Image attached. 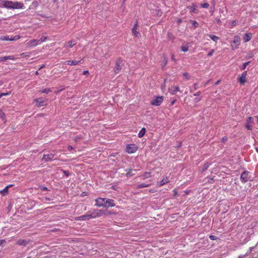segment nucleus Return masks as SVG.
Segmentation results:
<instances>
[{"instance_id": "43", "label": "nucleus", "mask_w": 258, "mask_h": 258, "mask_svg": "<svg viewBox=\"0 0 258 258\" xmlns=\"http://www.w3.org/2000/svg\"><path fill=\"white\" fill-rule=\"evenodd\" d=\"M214 52V49H211L209 52V53H208V56H212L213 54V53Z\"/></svg>"}, {"instance_id": "21", "label": "nucleus", "mask_w": 258, "mask_h": 258, "mask_svg": "<svg viewBox=\"0 0 258 258\" xmlns=\"http://www.w3.org/2000/svg\"><path fill=\"white\" fill-rule=\"evenodd\" d=\"M251 38V34H248V33L245 34L244 36V42H246L250 41Z\"/></svg>"}, {"instance_id": "54", "label": "nucleus", "mask_w": 258, "mask_h": 258, "mask_svg": "<svg viewBox=\"0 0 258 258\" xmlns=\"http://www.w3.org/2000/svg\"><path fill=\"white\" fill-rule=\"evenodd\" d=\"M182 22V20L180 19H178L177 21V24H179Z\"/></svg>"}, {"instance_id": "11", "label": "nucleus", "mask_w": 258, "mask_h": 258, "mask_svg": "<svg viewBox=\"0 0 258 258\" xmlns=\"http://www.w3.org/2000/svg\"><path fill=\"white\" fill-rule=\"evenodd\" d=\"M247 75V72L244 71L243 72L241 76L238 78V82L240 84H244L246 82V76Z\"/></svg>"}, {"instance_id": "1", "label": "nucleus", "mask_w": 258, "mask_h": 258, "mask_svg": "<svg viewBox=\"0 0 258 258\" xmlns=\"http://www.w3.org/2000/svg\"><path fill=\"white\" fill-rule=\"evenodd\" d=\"M124 60L121 58H118L116 62L115 66L114 69L115 74H118L121 70L122 67L124 66Z\"/></svg>"}, {"instance_id": "57", "label": "nucleus", "mask_w": 258, "mask_h": 258, "mask_svg": "<svg viewBox=\"0 0 258 258\" xmlns=\"http://www.w3.org/2000/svg\"><path fill=\"white\" fill-rule=\"evenodd\" d=\"M215 181V180L212 178L210 179V181H209L210 183H213Z\"/></svg>"}, {"instance_id": "45", "label": "nucleus", "mask_w": 258, "mask_h": 258, "mask_svg": "<svg viewBox=\"0 0 258 258\" xmlns=\"http://www.w3.org/2000/svg\"><path fill=\"white\" fill-rule=\"evenodd\" d=\"M183 76L184 77H185L187 79H189L190 77H189V76L188 75V73H183Z\"/></svg>"}, {"instance_id": "3", "label": "nucleus", "mask_w": 258, "mask_h": 258, "mask_svg": "<svg viewBox=\"0 0 258 258\" xmlns=\"http://www.w3.org/2000/svg\"><path fill=\"white\" fill-rule=\"evenodd\" d=\"M163 96H157L155 99H153L151 102V104L153 106H159L163 100Z\"/></svg>"}, {"instance_id": "29", "label": "nucleus", "mask_w": 258, "mask_h": 258, "mask_svg": "<svg viewBox=\"0 0 258 258\" xmlns=\"http://www.w3.org/2000/svg\"><path fill=\"white\" fill-rule=\"evenodd\" d=\"M188 47L189 46L187 45V44L185 46L182 45L181 47V50L183 52H186L188 50Z\"/></svg>"}, {"instance_id": "34", "label": "nucleus", "mask_w": 258, "mask_h": 258, "mask_svg": "<svg viewBox=\"0 0 258 258\" xmlns=\"http://www.w3.org/2000/svg\"><path fill=\"white\" fill-rule=\"evenodd\" d=\"M169 182V180H168V178H166V179L165 178H163L161 181V183L160 184L161 185H163L164 184H165V183H167Z\"/></svg>"}, {"instance_id": "62", "label": "nucleus", "mask_w": 258, "mask_h": 258, "mask_svg": "<svg viewBox=\"0 0 258 258\" xmlns=\"http://www.w3.org/2000/svg\"><path fill=\"white\" fill-rule=\"evenodd\" d=\"M35 74H36V75H38V74H39L38 71H36V72H35Z\"/></svg>"}, {"instance_id": "10", "label": "nucleus", "mask_w": 258, "mask_h": 258, "mask_svg": "<svg viewBox=\"0 0 258 258\" xmlns=\"http://www.w3.org/2000/svg\"><path fill=\"white\" fill-rule=\"evenodd\" d=\"M115 204L114 203V200L109 199H106L105 200V208H108L109 207H112L115 206Z\"/></svg>"}, {"instance_id": "6", "label": "nucleus", "mask_w": 258, "mask_h": 258, "mask_svg": "<svg viewBox=\"0 0 258 258\" xmlns=\"http://www.w3.org/2000/svg\"><path fill=\"white\" fill-rule=\"evenodd\" d=\"M138 147L135 144H128L126 147V151L130 154L135 153Z\"/></svg>"}, {"instance_id": "63", "label": "nucleus", "mask_w": 258, "mask_h": 258, "mask_svg": "<svg viewBox=\"0 0 258 258\" xmlns=\"http://www.w3.org/2000/svg\"><path fill=\"white\" fill-rule=\"evenodd\" d=\"M255 150H256V151L258 153V148L257 147L255 148Z\"/></svg>"}, {"instance_id": "37", "label": "nucleus", "mask_w": 258, "mask_h": 258, "mask_svg": "<svg viewBox=\"0 0 258 258\" xmlns=\"http://www.w3.org/2000/svg\"><path fill=\"white\" fill-rule=\"evenodd\" d=\"M1 39L3 40H6V41L12 40V37L10 38L9 36H3L1 38Z\"/></svg>"}, {"instance_id": "4", "label": "nucleus", "mask_w": 258, "mask_h": 258, "mask_svg": "<svg viewBox=\"0 0 258 258\" xmlns=\"http://www.w3.org/2000/svg\"><path fill=\"white\" fill-rule=\"evenodd\" d=\"M103 214L101 210H94L92 213H89V217L91 218H95L97 217L101 216Z\"/></svg>"}, {"instance_id": "39", "label": "nucleus", "mask_w": 258, "mask_h": 258, "mask_svg": "<svg viewBox=\"0 0 258 258\" xmlns=\"http://www.w3.org/2000/svg\"><path fill=\"white\" fill-rule=\"evenodd\" d=\"M63 173L67 176H69L71 175L70 172L68 170H63Z\"/></svg>"}, {"instance_id": "40", "label": "nucleus", "mask_w": 258, "mask_h": 258, "mask_svg": "<svg viewBox=\"0 0 258 258\" xmlns=\"http://www.w3.org/2000/svg\"><path fill=\"white\" fill-rule=\"evenodd\" d=\"M237 24V21L236 20L232 21L231 22V27H232L236 25Z\"/></svg>"}, {"instance_id": "58", "label": "nucleus", "mask_w": 258, "mask_h": 258, "mask_svg": "<svg viewBox=\"0 0 258 258\" xmlns=\"http://www.w3.org/2000/svg\"><path fill=\"white\" fill-rule=\"evenodd\" d=\"M73 147H72V146H69L68 147V150H70V151H71V150H73Z\"/></svg>"}, {"instance_id": "18", "label": "nucleus", "mask_w": 258, "mask_h": 258, "mask_svg": "<svg viewBox=\"0 0 258 258\" xmlns=\"http://www.w3.org/2000/svg\"><path fill=\"white\" fill-rule=\"evenodd\" d=\"M81 62V60L80 61H77V60H67L66 61V63L68 65L73 66V65H77L79 64Z\"/></svg>"}, {"instance_id": "35", "label": "nucleus", "mask_w": 258, "mask_h": 258, "mask_svg": "<svg viewBox=\"0 0 258 258\" xmlns=\"http://www.w3.org/2000/svg\"><path fill=\"white\" fill-rule=\"evenodd\" d=\"M41 93H46V94H48L49 93V92H50L51 91L50 90V89L49 88H47V89H44L41 91H40Z\"/></svg>"}, {"instance_id": "44", "label": "nucleus", "mask_w": 258, "mask_h": 258, "mask_svg": "<svg viewBox=\"0 0 258 258\" xmlns=\"http://www.w3.org/2000/svg\"><path fill=\"white\" fill-rule=\"evenodd\" d=\"M20 36L19 35H16L13 38L12 37V40H17L20 38Z\"/></svg>"}, {"instance_id": "5", "label": "nucleus", "mask_w": 258, "mask_h": 258, "mask_svg": "<svg viewBox=\"0 0 258 258\" xmlns=\"http://www.w3.org/2000/svg\"><path fill=\"white\" fill-rule=\"evenodd\" d=\"M35 101L38 106L41 107L47 105V99L43 97H40L35 99Z\"/></svg>"}, {"instance_id": "26", "label": "nucleus", "mask_w": 258, "mask_h": 258, "mask_svg": "<svg viewBox=\"0 0 258 258\" xmlns=\"http://www.w3.org/2000/svg\"><path fill=\"white\" fill-rule=\"evenodd\" d=\"M209 37L214 42H217L218 40L219 39V38L218 36H216L214 35H209Z\"/></svg>"}, {"instance_id": "60", "label": "nucleus", "mask_w": 258, "mask_h": 258, "mask_svg": "<svg viewBox=\"0 0 258 258\" xmlns=\"http://www.w3.org/2000/svg\"><path fill=\"white\" fill-rule=\"evenodd\" d=\"M220 80H218V81H217L216 83H215V85H218L219 84V83H220Z\"/></svg>"}, {"instance_id": "7", "label": "nucleus", "mask_w": 258, "mask_h": 258, "mask_svg": "<svg viewBox=\"0 0 258 258\" xmlns=\"http://www.w3.org/2000/svg\"><path fill=\"white\" fill-rule=\"evenodd\" d=\"M106 198H99L95 200L96 204L95 205L98 207H103L105 208V200Z\"/></svg>"}, {"instance_id": "49", "label": "nucleus", "mask_w": 258, "mask_h": 258, "mask_svg": "<svg viewBox=\"0 0 258 258\" xmlns=\"http://www.w3.org/2000/svg\"><path fill=\"white\" fill-rule=\"evenodd\" d=\"M138 22L137 21H136L134 24V27L135 28H138Z\"/></svg>"}, {"instance_id": "14", "label": "nucleus", "mask_w": 258, "mask_h": 258, "mask_svg": "<svg viewBox=\"0 0 258 258\" xmlns=\"http://www.w3.org/2000/svg\"><path fill=\"white\" fill-rule=\"evenodd\" d=\"M2 6L8 9H12V1H4L2 3Z\"/></svg>"}, {"instance_id": "56", "label": "nucleus", "mask_w": 258, "mask_h": 258, "mask_svg": "<svg viewBox=\"0 0 258 258\" xmlns=\"http://www.w3.org/2000/svg\"><path fill=\"white\" fill-rule=\"evenodd\" d=\"M45 67V64H42L38 69V71L41 70L42 69H43V68H44Z\"/></svg>"}, {"instance_id": "2", "label": "nucleus", "mask_w": 258, "mask_h": 258, "mask_svg": "<svg viewBox=\"0 0 258 258\" xmlns=\"http://www.w3.org/2000/svg\"><path fill=\"white\" fill-rule=\"evenodd\" d=\"M240 37L239 36H235L234 38V40L231 42V47L232 50H234L237 48L240 44Z\"/></svg>"}, {"instance_id": "41", "label": "nucleus", "mask_w": 258, "mask_h": 258, "mask_svg": "<svg viewBox=\"0 0 258 258\" xmlns=\"http://www.w3.org/2000/svg\"><path fill=\"white\" fill-rule=\"evenodd\" d=\"M202 7L204 8H208L209 7V4L208 3H204L202 4Z\"/></svg>"}, {"instance_id": "28", "label": "nucleus", "mask_w": 258, "mask_h": 258, "mask_svg": "<svg viewBox=\"0 0 258 258\" xmlns=\"http://www.w3.org/2000/svg\"><path fill=\"white\" fill-rule=\"evenodd\" d=\"M189 22L192 24L194 28H198L199 26V23L196 21L190 20Z\"/></svg>"}, {"instance_id": "42", "label": "nucleus", "mask_w": 258, "mask_h": 258, "mask_svg": "<svg viewBox=\"0 0 258 258\" xmlns=\"http://www.w3.org/2000/svg\"><path fill=\"white\" fill-rule=\"evenodd\" d=\"M209 238L211 240H215L217 239V237L215 235H210Z\"/></svg>"}, {"instance_id": "9", "label": "nucleus", "mask_w": 258, "mask_h": 258, "mask_svg": "<svg viewBox=\"0 0 258 258\" xmlns=\"http://www.w3.org/2000/svg\"><path fill=\"white\" fill-rule=\"evenodd\" d=\"M54 157V154L51 153L44 154L42 157V160L45 162L51 161Z\"/></svg>"}, {"instance_id": "12", "label": "nucleus", "mask_w": 258, "mask_h": 258, "mask_svg": "<svg viewBox=\"0 0 258 258\" xmlns=\"http://www.w3.org/2000/svg\"><path fill=\"white\" fill-rule=\"evenodd\" d=\"M12 9H21L24 7V4L20 2H12Z\"/></svg>"}, {"instance_id": "20", "label": "nucleus", "mask_w": 258, "mask_h": 258, "mask_svg": "<svg viewBox=\"0 0 258 258\" xmlns=\"http://www.w3.org/2000/svg\"><path fill=\"white\" fill-rule=\"evenodd\" d=\"M39 40L36 39H33L29 41V44L31 46H35L39 44Z\"/></svg>"}, {"instance_id": "13", "label": "nucleus", "mask_w": 258, "mask_h": 258, "mask_svg": "<svg viewBox=\"0 0 258 258\" xmlns=\"http://www.w3.org/2000/svg\"><path fill=\"white\" fill-rule=\"evenodd\" d=\"M253 121V118L252 117H249L246 120V123L245 124V127L248 130H252V125L250 124Z\"/></svg>"}, {"instance_id": "23", "label": "nucleus", "mask_w": 258, "mask_h": 258, "mask_svg": "<svg viewBox=\"0 0 258 258\" xmlns=\"http://www.w3.org/2000/svg\"><path fill=\"white\" fill-rule=\"evenodd\" d=\"M138 28H135L134 27L132 29V33L137 37H139L141 36L140 33L137 31Z\"/></svg>"}, {"instance_id": "22", "label": "nucleus", "mask_w": 258, "mask_h": 258, "mask_svg": "<svg viewBox=\"0 0 258 258\" xmlns=\"http://www.w3.org/2000/svg\"><path fill=\"white\" fill-rule=\"evenodd\" d=\"M145 133L146 128L145 127L142 128L138 135V137L140 138H142L145 135Z\"/></svg>"}, {"instance_id": "27", "label": "nucleus", "mask_w": 258, "mask_h": 258, "mask_svg": "<svg viewBox=\"0 0 258 258\" xmlns=\"http://www.w3.org/2000/svg\"><path fill=\"white\" fill-rule=\"evenodd\" d=\"M151 176V172H146L144 173L143 175V179H145L146 178H148Z\"/></svg>"}, {"instance_id": "31", "label": "nucleus", "mask_w": 258, "mask_h": 258, "mask_svg": "<svg viewBox=\"0 0 258 258\" xmlns=\"http://www.w3.org/2000/svg\"><path fill=\"white\" fill-rule=\"evenodd\" d=\"M210 166V164L208 163H205L202 167V171L206 170Z\"/></svg>"}, {"instance_id": "16", "label": "nucleus", "mask_w": 258, "mask_h": 258, "mask_svg": "<svg viewBox=\"0 0 258 258\" xmlns=\"http://www.w3.org/2000/svg\"><path fill=\"white\" fill-rule=\"evenodd\" d=\"M29 242L26 240L24 239H19L17 241V244L19 245H23L24 246H27Z\"/></svg>"}, {"instance_id": "52", "label": "nucleus", "mask_w": 258, "mask_h": 258, "mask_svg": "<svg viewBox=\"0 0 258 258\" xmlns=\"http://www.w3.org/2000/svg\"><path fill=\"white\" fill-rule=\"evenodd\" d=\"M200 100H201V98H196L195 99V102H199Z\"/></svg>"}, {"instance_id": "30", "label": "nucleus", "mask_w": 258, "mask_h": 258, "mask_svg": "<svg viewBox=\"0 0 258 258\" xmlns=\"http://www.w3.org/2000/svg\"><path fill=\"white\" fill-rule=\"evenodd\" d=\"M9 188V186H7L3 190L1 191V193L3 195H5L8 193Z\"/></svg>"}, {"instance_id": "59", "label": "nucleus", "mask_w": 258, "mask_h": 258, "mask_svg": "<svg viewBox=\"0 0 258 258\" xmlns=\"http://www.w3.org/2000/svg\"><path fill=\"white\" fill-rule=\"evenodd\" d=\"M176 100H173V101L171 102V105H174V103H175V102H176Z\"/></svg>"}, {"instance_id": "36", "label": "nucleus", "mask_w": 258, "mask_h": 258, "mask_svg": "<svg viewBox=\"0 0 258 258\" xmlns=\"http://www.w3.org/2000/svg\"><path fill=\"white\" fill-rule=\"evenodd\" d=\"M48 39V37L42 36L40 39L39 40V41H41V42H45L46 40Z\"/></svg>"}, {"instance_id": "32", "label": "nucleus", "mask_w": 258, "mask_h": 258, "mask_svg": "<svg viewBox=\"0 0 258 258\" xmlns=\"http://www.w3.org/2000/svg\"><path fill=\"white\" fill-rule=\"evenodd\" d=\"M250 62V61H247L246 62L244 63L242 66L240 67V69L241 70H244L245 69L247 65L249 64V63Z\"/></svg>"}, {"instance_id": "50", "label": "nucleus", "mask_w": 258, "mask_h": 258, "mask_svg": "<svg viewBox=\"0 0 258 258\" xmlns=\"http://www.w3.org/2000/svg\"><path fill=\"white\" fill-rule=\"evenodd\" d=\"M0 242H1V245L3 246V244L6 242V241L4 239V240H2L0 241Z\"/></svg>"}, {"instance_id": "25", "label": "nucleus", "mask_w": 258, "mask_h": 258, "mask_svg": "<svg viewBox=\"0 0 258 258\" xmlns=\"http://www.w3.org/2000/svg\"><path fill=\"white\" fill-rule=\"evenodd\" d=\"M151 184H146L145 183H142L138 185L137 187L138 188H141L143 187H149Z\"/></svg>"}, {"instance_id": "15", "label": "nucleus", "mask_w": 258, "mask_h": 258, "mask_svg": "<svg viewBox=\"0 0 258 258\" xmlns=\"http://www.w3.org/2000/svg\"><path fill=\"white\" fill-rule=\"evenodd\" d=\"M89 213H90V212H88L87 214H86V215H82L81 216L76 217L75 218V220H89V219H90L89 217Z\"/></svg>"}, {"instance_id": "47", "label": "nucleus", "mask_w": 258, "mask_h": 258, "mask_svg": "<svg viewBox=\"0 0 258 258\" xmlns=\"http://www.w3.org/2000/svg\"><path fill=\"white\" fill-rule=\"evenodd\" d=\"M9 94V93H2L0 94V98L2 97H3V96H7V95H8Z\"/></svg>"}, {"instance_id": "24", "label": "nucleus", "mask_w": 258, "mask_h": 258, "mask_svg": "<svg viewBox=\"0 0 258 258\" xmlns=\"http://www.w3.org/2000/svg\"><path fill=\"white\" fill-rule=\"evenodd\" d=\"M133 170L131 168L126 169L125 170V171L127 172V173L125 174V176L126 177H131L134 174L132 173Z\"/></svg>"}, {"instance_id": "46", "label": "nucleus", "mask_w": 258, "mask_h": 258, "mask_svg": "<svg viewBox=\"0 0 258 258\" xmlns=\"http://www.w3.org/2000/svg\"><path fill=\"white\" fill-rule=\"evenodd\" d=\"M41 190L42 191H49V189H48V188L47 187H45V186H43L41 187Z\"/></svg>"}, {"instance_id": "55", "label": "nucleus", "mask_w": 258, "mask_h": 258, "mask_svg": "<svg viewBox=\"0 0 258 258\" xmlns=\"http://www.w3.org/2000/svg\"><path fill=\"white\" fill-rule=\"evenodd\" d=\"M83 74L85 75H87L89 74V72L88 71H85L83 72Z\"/></svg>"}, {"instance_id": "48", "label": "nucleus", "mask_w": 258, "mask_h": 258, "mask_svg": "<svg viewBox=\"0 0 258 258\" xmlns=\"http://www.w3.org/2000/svg\"><path fill=\"white\" fill-rule=\"evenodd\" d=\"M227 141V138L226 137H224L222 139V142H223V143L226 142Z\"/></svg>"}, {"instance_id": "51", "label": "nucleus", "mask_w": 258, "mask_h": 258, "mask_svg": "<svg viewBox=\"0 0 258 258\" xmlns=\"http://www.w3.org/2000/svg\"><path fill=\"white\" fill-rule=\"evenodd\" d=\"M201 94V92L199 91L194 94L195 96H199Z\"/></svg>"}, {"instance_id": "8", "label": "nucleus", "mask_w": 258, "mask_h": 258, "mask_svg": "<svg viewBox=\"0 0 258 258\" xmlns=\"http://www.w3.org/2000/svg\"><path fill=\"white\" fill-rule=\"evenodd\" d=\"M248 174L249 172L247 171H244L242 172L240 176V180L242 182L245 183L249 180V178L248 176Z\"/></svg>"}, {"instance_id": "61", "label": "nucleus", "mask_w": 258, "mask_h": 258, "mask_svg": "<svg viewBox=\"0 0 258 258\" xmlns=\"http://www.w3.org/2000/svg\"><path fill=\"white\" fill-rule=\"evenodd\" d=\"M172 59L174 60V61L175 60V59L173 57V55H172Z\"/></svg>"}, {"instance_id": "19", "label": "nucleus", "mask_w": 258, "mask_h": 258, "mask_svg": "<svg viewBox=\"0 0 258 258\" xmlns=\"http://www.w3.org/2000/svg\"><path fill=\"white\" fill-rule=\"evenodd\" d=\"M14 59H15V57H14V56H12V55L7 56H4V57H0V61H6L8 59L14 60Z\"/></svg>"}, {"instance_id": "53", "label": "nucleus", "mask_w": 258, "mask_h": 258, "mask_svg": "<svg viewBox=\"0 0 258 258\" xmlns=\"http://www.w3.org/2000/svg\"><path fill=\"white\" fill-rule=\"evenodd\" d=\"M253 56V55L251 53H250V54H248V58H252Z\"/></svg>"}, {"instance_id": "33", "label": "nucleus", "mask_w": 258, "mask_h": 258, "mask_svg": "<svg viewBox=\"0 0 258 258\" xmlns=\"http://www.w3.org/2000/svg\"><path fill=\"white\" fill-rule=\"evenodd\" d=\"M197 8V7L195 5H192V6H191L192 11L194 13H198V11Z\"/></svg>"}, {"instance_id": "38", "label": "nucleus", "mask_w": 258, "mask_h": 258, "mask_svg": "<svg viewBox=\"0 0 258 258\" xmlns=\"http://www.w3.org/2000/svg\"><path fill=\"white\" fill-rule=\"evenodd\" d=\"M179 91V87L178 86H175L174 88V89L173 90L172 92V94H175L177 91Z\"/></svg>"}, {"instance_id": "64", "label": "nucleus", "mask_w": 258, "mask_h": 258, "mask_svg": "<svg viewBox=\"0 0 258 258\" xmlns=\"http://www.w3.org/2000/svg\"><path fill=\"white\" fill-rule=\"evenodd\" d=\"M196 85H197V84H195V89H197V86H196Z\"/></svg>"}, {"instance_id": "17", "label": "nucleus", "mask_w": 258, "mask_h": 258, "mask_svg": "<svg viewBox=\"0 0 258 258\" xmlns=\"http://www.w3.org/2000/svg\"><path fill=\"white\" fill-rule=\"evenodd\" d=\"M76 44L75 40H71L64 44V47L67 48L68 47H72Z\"/></svg>"}]
</instances>
